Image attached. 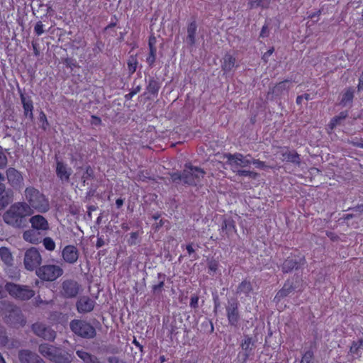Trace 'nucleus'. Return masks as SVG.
<instances>
[{"mask_svg": "<svg viewBox=\"0 0 363 363\" xmlns=\"http://www.w3.org/2000/svg\"><path fill=\"white\" fill-rule=\"evenodd\" d=\"M33 214L30 206L24 201L13 203L3 215L4 221L13 228H21L26 226L27 218Z\"/></svg>", "mask_w": 363, "mask_h": 363, "instance_id": "obj_1", "label": "nucleus"}, {"mask_svg": "<svg viewBox=\"0 0 363 363\" xmlns=\"http://www.w3.org/2000/svg\"><path fill=\"white\" fill-rule=\"evenodd\" d=\"M23 196L25 202L30 206V211L34 213L36 211L39 213H45L50 209V203L48 199L39 190L33 187H26Z\"/></svg>", "mask_w": 363, "mask_h": 363, "instance_id": "obj_2", "label": "nucleus"}, {"mask_svg": "<svg viewBox=\"0 0 363 363\" xmlns=\"http://www.w3.org/2000/svg\"><path fill=\"white\" fill-rule=\"evenodd\" d=\"M0 315L6 323L14 327L23 326L26 322L21 310L8 301L0 302Z\"/></svg>", "mask_w": 363, "mask_h": 363, "instance_id": "obj_3", "label": "nucleus"}, {"mask_svg": "<svg viewBox=\"0 0 363 363\" xmlns=\"http://www.w3.org/2000/svg\"><path fill=\"white\" fill-rule=\"evenodd\" d=\"M40 353L55 363H69L71 355L62 352L60 349L48 344H41L39 346Z\"/></svg>", "mask_w": 363, "mask_h": 363, "instance_id": "obj_4", "label": "nucleus"}, {"mask_svg": "<svg viewBox=\"0 0 363 363\" xmlns=\"http://www.w3.org/2000/svg\"><path fill=\"white\" fill-rule=\"evenodd\" d=\"M40 353L55 363H69L71 355L62 352L60 349L48 344H41L39 346Z\"/></svg>", "mask_w": 363, "mask_h": 363, "instance_id": "obj_5", "label": "nucleus"}, {"mask_svg": "<svg viewBox=\"0 0 363 363\" xmlns=\"http://www.w3.org/2000/svg\"><path fill=\"white\" fill-rule=\"evenodd\" d=\"M205 172L201 169L186 164L182 175L174 174L172 175L173 180L177 179L183 181L189 185H196L203 177Z\"/></svg>", "mask_w": 363, "mask_h": 363, "instance_id": "obj_6", "label": "nucleus"}, {"mask_svg": "<svg viewBox=\"0 0 363 363\" xmlns=\"http://www.w3.org/2000/svg\"><path fill=\"white\" fill-rule=\"evenodd\" d=\"M5 290L11 296L19 300H28L35 295L34 291L29 286L14 283H6Z\"/></svg>", "mask_w": 363, "mask_h": 363, "instance_id": "obj_7", "label": "nucleus"}, {"mask_svg": "<svg viewBox=\"0 0 363 363\" xmlns=\"http://www.w3.org/2000/svg\"><path fill=\"white\" fill-rule=\"evenodd\" d=\"M35 273L42 280L53 281L62 275L63 270L58 265L45 264L38 267Z\"/></svg>", "mask_w": 363, "mask_h": 363, "instance_id": "obj_8", "label": "nucleus"}, {"mask_svg": "<svg viewBox=\"0 0 363 363\" xmlns=\"http://www.w3.org/2000/svg\"><path fill=\"white\" fill-rule=\"evenodd\" d=\"M41 263L42 256L37 248L33 247L25 252L23 264L27 270H37Z\"/></svg>", "mask_w": 363, "mask_h": 363, "instance_id": "obj_9", "label": "nucleus"}, {"mask_svg": "<svg viewBox=\"0 0 363 363\" xmlns=\"http://www.w3.org/2000/svg\"><path fill=\"white\" fill-rule=\"evenodd\" d=\"M70 328L76 335L82 337L92 338L96 335L94 328L83 320H72L70 323Z\"/></svg>", "mask_w": 363, "mask_h": 363, "instance_id": "obj_10", "label": "nucleus"}, {"mask_svg": "<svg viewBox=\"0 0 363 363\" xmlns=\"http://www.w3.org/2000/svg\"><path fill=\"white\" fill-rule=\"evenodd\" d=\"M226 158L228 159V164L233 172H237L240 167H247L251 163V160L247 156L245 157L240 153L228 154L226 155Z\"/></svg>", "mask_w": 363, "mask_h": 363, "instance_id": "obj_11", "label": "nucleus"}, {"mask_svg": "<svg viewBox=\"0 0 363 363\" xmlns=\"http://www.w3.org/2000/svg\"><path fill=\"white\" fill-rule=\"evenodd\" d=\"M34 333L48 340H53L55 338V332L42 323H35L32 326Z\"/></svg>", "mask_w": 363, "mask_h": 363, "instance_id": "obj_12", "label": "nucleus"}, {"mask_svg": "<svg viewBox=\"0 0 363 363\" xmlns=\"http://www.w3.org/2000/svg\"><path fill=\"white\" fill-rule=\"evenodd\" d=\"M6 177L9 184L14 188L20 187L23 181L21 173L12 167L6 170Z\"/></svg>", "mask_w": 363, "mask_h": 363, "instance_id": "obj_13", "label": "nucleus"}, {"mask_svg": "<svg viewBox=\"0 0 363 363\" xmlns=\"http://www.w3.org/2000/svg\"><path fill=\"white\" fill-rule=\"evenodd\" d=\"M79 291V286L77 281L66 280L62 284V294L67 298L76 296Z\"/></svg>", "mask_w": 363, "mask_h": 363, "instance_id": "obj_14", "label": "nucleus"}, {"mask_svg": "<svg viewBox=\"0 0 363 363\" xmlns=\"http://www.w3.org/2000/svg\"><path fill=\"white\" fill-rule=\"evenodd\" d=\"M18 359L21 363H45L38 355L28 350L19 351Z\"/></svg>", "mask_w": 363, "mask_h": 363, "instance_id": "obj_15", "label": "nucleus"}, {"mask_svg": "<svg viewBox=\"0 0 363 363\" xmlns=\"http://www.w3.org/2000/svg\"><path fill=\"white\" fill-rule=\"evenodd\" d=\"M63 259L69 264L75 263L79 257V252L76 247L73 245L66 246L62 252Z\"/></svg>", "mask_w": 363, "mask_h": 363, "instance_id": "obj_16", "label": "nucleus"}, {"mask_svg": "<svg viewBox=\"0 0 363 363\" xmlns=\"http://www.w3.org/2000/svg\"><path fill=\"white\" fill-rule=\"evenodd\" d=\"M30 223L33 229L38 230H48L49 223L48 220L41 215H35L30 218Z\"/></svg>", "mask_w": 363, "mask_h": 363, "instance_id": "obj_17", "label": "nucleus"}, {"mask_svg": "<svg viewBox=\"0 0 363 363\" xmlns=\"http://www.w3.org/2000/svg\"><path fill=\"white\" fill-rule=\"evenodd\" d=\"M226 311L230 324L235 325L239 320L237 302L235 301H229Z\"/></svg>", "mask_w": 363, "mask_h": 363, "instance_id": "obj_18", "label": "nucleus"}, {"mask_svg": "<svg viewBox=\"0 0 363 363\" xmlns=\"http://www.w3.org/2000/svg\"><path fill=\"white\" fill-rule=\"evenodd\" d=\"M72 172V169L68 167L63 162L60 161L57 162L56 174L60 180L68 182Z\"/></svg>", "mask_w": 363, "mask_h": 363, "instance_id": "obj_19", "label": "nucleus"}, {"mask_svg": "<svg viewBox=\"0 0 363 363\" xmlns=\"http://www.w3.org/2000/svg\"><path fill=\"white\" fill-rule=\"evenodd\" d=\"M77 307L79 313L90 312L94 307V301L88 297H82L77 301Z\"/></svg>", "mask_w": 363, "mask_h": 363, "instance_id": "obj_20", "label": "nucleus"}, {"mask_svg": "<svg viewBox=\"0 0 363 363\" xmlns=\"http://www.w3.org/2000/svg\"><path fill=\"white\" fill-rule=\"evenodd\" d=\"M21 100L24 110V115L26 117H28L30 119H33V105L32 100L30 99V98L25 96L23 94H21Z\"/></svg>", "mask_w": 363, "mask_h": 363, "instance_id": "obj_21", "label": "nucleus"}, {"mask_svg": "<svg viewBox=\"0 0 363 363\" xmlns=\"http://www.w3.org/2000/svg\"><path fill=\"white\" fill-rule=\"evenodd\" d=\"M235 57L232 55L227 53L223 57L221 61V67L223 71L228 72L231 71L235 66Z\"/></svg>", "mask_w": 363, "mask_h": 363, "instance_id": "obj_22", "label": "nucleus"}, {"mask_svg": "<svg viewBox=\"0 0 363 363\" xmlns=\"http://www.w3.org/2000/svg\"><path fill=\"white\" fill-rule=\"evenodd\" d=\"M281 160L283 161H287L296 164H298L300 162L299 155L293 151H289L287 149H281Z\"/></svg>", "mask_w": 363, "mask_h": 363, "instance_id": "obj_23", "label": "nucleus"}, {"mask_svg": "<svg viewBox=\"0 0 363 363\" xmlns=\"http://www.w3.org/2000/svg\"><path fill=\"white\" fill-rule=\"evenodd\" d=\"M291 283L292 282L290 281H287L286 282L283 288L279 290L275 296L274 301L279 302L281 298L287 296L294 290V286Z\"/></svg>", "mask_w": 363, "mask_h": 363, "instance_id": "obj_24", "label": "nucleus"}, {"mask_svg": "<svg viewBox=\"0 0 363 363\" xmlns=\"http://www.w3.org/2000/svg\"><path fill=\"white\" fill-rule=\"evenodd\" d=\"M77 356L84 362V363H101L99 359L94 355L84 351L77 350Z\"/></svg>", "mask_w": 363, "mask_h": 363, "instance_id": "obj_25", "label": "nucleus"}, {"mask_svg": "<svg viewBox=\"0 0 363 363\" xmlns=\"http://www.w3.org/2000/svg\"><path fill=\"white\" fill-rule=\"evenodd\" d=\"M23 238L26 241L32 244H37L40 242L39 235L35 229L26 230L23 234Z\"/></svg>", "mask_w": 363, "mask_h": 363, "instance_id": "obj_26", "label": "nucleus"}, {"mask_svg": "<svg viewBox=\"0 0 363 363\" xmlns=\"http://www.w3.org/2000/svg\"><path fill=\"white\" fill-rule=\"evenodd\" d=\"M197 30V26L195 22H191L187 28V37H186V41L187 43L192 45L195 43V37H196V33Z\"/></svg>", "mask_w": 363, "mask_h": 363, "instance_id": "obj_27", "label": "nucleus"}, {"mask_svg": "<svg viewBox=\"0 0 363 363\" xmlns=\"http://www.w3.org/2000/svg\"><path fill=\"white\" fill-rule=\"evenodd\" d=\"M350 353L355 357H360L363 352V337L357 342H353L350 350Z\"/></svg>", "mask_w": 363, "mask_h": 363, "instance_id": "obj_28", "label": "nucleus"}, {"mask_svg": "<svg viewBox=\"0 0 363 363\" xmlns=\"http://www.w3.org/2000/svg\"><path fill=\"white\" fill-rule=\"evenodd\" d=\"M1 259L7 265H11L13 262V256L9 248L1 247L0 248Z\"/></svg>", "mask_w": 363, "mask_h": 363, "instance_id": "obj_29", "label": "nucleus"}, {"mask_svg": "<svg viewBox=\"0 0 363 363\" xmlns=\"http://www.w3.org/2000/svg\"><path fill=\"white\" fill-rule=\"evenodd\" d=\"M298 267V263L294 258L289 257L284 261L282 265V270L284 272H289L293 269H297Z\"/></svg>", "mask_w": 363, "mask_h": 363, "instance_id": "obj_30", "label": "nucleus"}, {"mask_svg": "<svg viewBox=\"0 0 363 363\" xmlns=\"http://www.w3.org/2000/svg\"><path fill=\"white\" fill-rule=\"evenodd\" d=\"M225 231V235L227 236L233 231H235V226L233 220H225L221 226V233H223Z\"/></svg>", "mask_w": 363, "mask_h": 363, "instance_id": "obj_31", "label": "nucleus"}, {"mask_svg": "<svg viewBox=\"0 0 363 363\" xmlns=\"http://www.w3.org/2000/svg\"><path fill=\"white\" fill-rule=\"evenodd\" d=\"M271 0H249L250 9L257 7L267 8L270 4Z\"/></svg>", "mask_w": 363, "mask_h": 363, "instance_id": "obj_32", "label": "nucleus"}, {"mask_svg": "<svg viewBox=\"0 0 363 363\" xmlns=\"http://www.w3.org/2000/svg\"><path fill=\"white\" fill-rule=\"evenodd\" d=\"M290 84L288 80L281 82L274 86L273 92L277 94H281L282 91H286L289 89Z\"/></svg>", "mask_w": 363, "mask_h": 363, "instance_id": "obj_33", "label": "nucleus"}, {"mask_svg": "<svg viewBox=\"0 0 363 363\" xmlns=\"http://www.w3.org/2000/svg\"><path fill=\"white\" fill-rule=\"evenodd\" d=\"M354 97V90L352 88L347 89L342 94L341 104L346 105L350 103Z\"/></svg>", "mask_w": 363, "mask_h": 363, "instance_id": "obj_34", "label": "nucleus"}, {"mask_svg": "<svg viewBox=\"0 0 363 363\" xmlns=\"http://www.w3.org/2000/svg\"><path fill=\"white\" fill-rule=\"evenodd\" d=\"M252 290L251 284L249 281H244L238 286V292L248 294Z\"/></svg>", "mask_w": 363, "mask_h": 363, "instance_id": "obj_35", "label": "nucleus"}, {"mask_svg": "<svg viewBox=\"0 0 363 363\" xmlns=\"http://www.w3.org/2000/svg\"><path fill=\"white\" fill-rule=\"evenodd\" d=\"M43 244L45 248L48 251H53L55 249V242L50 237L45 238L43 240Z\"/></svg>", "mask_w": 363, "mask_h": 363, "instance_id": "obj_36", "label": "nucleus"}, {"mask_svg": "<svg viewBox=\"0 0 363 363\" xmlns=\"http://www.w3.org/2000/svg\"><path fill=\"white\" fill-rule=\"evenodd\" d=\"M138 62L137 60L134 57H130L128 62V67L129 72L130 73H133L135 72L137 68Z\"/></svg>", "mask_w": 363, "mask_h": 363, "instance_id": "obj_37", "label": "nucleus"}, {"mask_svg": "<svg viewBox=\"0 0 363 363\" xmlns=\"http://www.w3.org/2000/svg\"><path fill=\"white\" fill-rule=\"evenodd\" d=\"M313 352L311 351H307L303 355L301 360V363H313Z\"/></svg>", "mask_w": 363, "mask_h": 363, "instance_id": "obj_38", "label": "nucleus"}, {"mask_svg": "<svg viewBox=\"0 0 363 363\" xmlns=\"http://www.w3.org/2000/svg\"><path fill=\"white\" fill-rule=\"evenodd\" d=\"M252 345V340L251 337H245L241 344L242 349L248 351L251 350V345Z\"/></svg>", "mask_w": 363, "mask_h": 363, "instance_id": "obj_39", "label": "nucleus"}, {"mask_svg": "<svg viewBox=\"0 0 363 363\" xmlns=\"http://www.w3.org/2000/svg\"><path fill=\"white\" fill-rule=\"evenodd\" d=\"M155 58H156V50H150V55L147 57V60H146L147 62L149 64L150 66L153 65V64L155 63Z\"/></svg>", "mask_w": 363, "mask_h": 363, "instance_id": "obj_40", "label": "nucleus"}, {"mask_svg": "<svg viewBox=\"0 0 363 363\" xmlns=\"http://www.w3.org/2000/svg\"><path fill=\"white\" fill-rule=\"evenodd\" d=\"M345 116H345V114L341 113V114H340V116L333 118L331 120V121H330V124H329V125H330V128H331V129H333V128L337 125V124L339 123V121H340L341 119L345 118Z\"/></svg>", "mask_w": 363, "mask_h": 363, "instance_id": "obj_41", "label": "nucleus"}, {"mask_svg": "<svg viewBox=\"0 0 363 363\" xmlns=\"http://www.w3.org/2000/svg\"><path fill=\"white\" fill-rule=\"evenodd\" d=\"M39 119L42 123V125H41L42 128L43 130H46L48 128L49 124H48V121L47 120V117L43 112H41L40 113Z\"/></svg>", "mask_w": 363, "mask_h": 363, "instance_id": "obj_42", "label": "nucleus"}, {"mask_svg": "<svg viewBox=\"0 0 363 363\" xmlns=\"http://www.w3.org/2000/svg\"><path fill=\"white\" fill-rule=\"evenodd\" d=\"M43 27H44V25L42 23V22L38 21V22L35 24V27H34L35 33L38 35H42V34L44 33Z\"/></svg>", "mask_w": 363, "mask_h": 363, "instance_id": "obj_43", "label": "nucleus"}, {"mask_svg": "<svg viewBox=\"0 0 363 363\" xmlns=\"http://www.w3.org/2000/svg\"><path fill=\"white\" fill-rule=\"evenodd\" d=\"M7 164V157L6 155L0 150V169L4 168Z\"/></svg>", "mask_w": 363, "mask_h": 363, "instance_id": "obj_44", "label": "nucleus"}, {"mask_svg": "<svg viewBox=\"0 0 363 363\" xmlns=\"http://www.w3.org/2000/svg\"><path fill=\"white\" fill-rule=\"evenodd\" d=\"M8 342L6 333L3 329H0V345H5Z\"/></svg>", "mask_w": 363, "mask_h": 363, "instance_id": "obj_45", "label": "nucleus"}, {"mask_svg": "<svg viewBox=\"0 0 363 363\" xmlns=\"http://www.w3.org/2000/svg\"><path fill=\"white\" fill-rule=\"evenodd\" d=\"M198 303H199V297L197 296H192L191 298L190 306L194 308H197Z\"/></svg>", "mask_w": 363, "mask_h": 363, "instance_id": "obj_46", "label": "nucleus"}, {"mask_svg": "<svg viewBox=\"0 0 363 363\" xmlns=\"http://www.w3.org/2000/svg\"><path fill=\"white\" fill-rule=\"evenodd\" d=\"M235 172L238 173V174H239L240 176H249V177H250L253 174V172H252L250 171L240 170V169H238V171H237Z\"/></svg>", "mask_w": 363, "mask_h": 363, "instance_id": "obj_47", "label": "nucleus"}, {"mask_svg": "<svg viewBox=\"0 0 363 363\" xmlns=\"http://www.w3.org/2000/svg\"><path fill=\"white\" fill-rule=\"evenodd\" d=\"M163 286H164V282L160 281L158 284L154 285L152 287V289H153L154 292H157L158 291H160L161 289L163 287Z\"/></svg>", "mask_w": 363, "mask_h": 363, "instance_id": "obj_48", "label": "nucleus"}, {"mask_svg": "<svg viewBox=\"0 0 363 363\" xmlns=\"http://www.w3.org/2000/svg\"><path fill=\"white\" fill-rule=\"evenodd\" d=\"M358 90H363V72H362L360 77L359 79V84L357 86Z\"/></svg>", "mask_w": 363, "mask_h": 363, "instance_id": "obj_49", "label": "nucleus"}, {"mask_svg": "<svg viewBox=\"0 0 363 363\" xmlns=\"http://www.w3.org/2000/svg\"><path fill=\"white\" fill-rule=\"evenodd\" d=\"M155 38H150V40H149L150 50H156V48L155 47Z\"/></svg>", "mask_w": 363, "mask_h": 363, "instance_id": "obj_50", "label": "nucleus"}, {"mask_svg": "<svg viewBox=\"0 0 363 363\" xmlns=\"http://www.w3.org/2000/svg\"><path fill=\"white\" fill-rule=\"evenodd\" d=\"M252 162L258 168H262L264 167V164L263 162L254 160Z\"/></svg>", "mask_w": 363, "mask_h": 363, "instance_id": "obj_51", "label": "nucleus"}, {"mask_svg": "<svg viewBox=\"0 0 363 363\" xmlns=\"http://www.w3.org/2000/svg\"><path fill=\"white\" fill-rule=\"evenodd\" d=\"M268 35L267 26H264L260 32V36L264 38Z\"/></svg>", "mask_w": 363, "mask_h": 363, "instance_id": "obj_52", "label": "nucleus"}, {"mask_svg": "<svg viewBox=\"0 0 363 363\" xmlns=\"http://www.w3.org/2000/svg\"><path fill=\"white\" fill-rule=\"evenodd\" d=\"M5 286L4 287L3 285L1 284H0V298H3L6 296V293H5Z\"/></svg>", "mask_w": 363, "mask_h": 363, "instance_id": "obj_53", "label": "nucleus"}, {"mask_svg": "<svg viewBox=\"0 0 363 363\" xmlns=\"http://www.w3.org/2000/svg\"><path fill=\"white\" fill-rule=\"evenodd\" d=\"M107 360L109 363H118V358L116 357H109Z\"/></svg>", "mask_w": 363, "mask_h": 363, "instance_id": "obj_54", "label": "nucleus"}, {"mask_svg": "<svg viewBox=\"0 0 363 363\" xmlns=\"http://www.w3.org/2000/svg\"><path fill=\"white\" fill-rule=\"evenodd\" d=\"M116 204L118 208H121L123 204V200L121 199H118L116 201Z\"/></svg>", "mask_w": 363, "mask_h": 363, "instance_id": "obj_55", "label": "nucleus"}, {"mask_svg": "<svg viewBox=\"0 0 363 363\" xmlns=\"http://www.w3.org/2000/svg\"><path fill=\"white\" fill-rule=\"evenodd\" d=\"M104 240L102 238H98L97 240V242H96V247H101L104 245Z\"/></svg>", "mask_w": 363, "mask_h": 363, "instance_id": "obj_56", "label": "nucleus"}, {"mask_svg": "<svg viewBox=\"0 0 363 363\" xmlns=\"http://www.w3.org/2000/svg\"><path fill=\"white\" fill-rule=\"evenodd\" d=\"M186 250H187V252H188V253H189V255H191V253H193V252H194V250L193 249V247H192V245H188L186 246Z\"/></svg>", "mask_w": 363, "mask_h": 363, "instance_id": "obj_57", "label": "nucleus"}, {"mask_svg": "<svg viewBox=\"0 0 363 363\" xmlns=\"http://www.w3.org/2000/svg\"><path fill=\"white\" fill-rule=\"evenodd\" d=\"M303 99V96H298L297 98H296V103L298 104H301V102H302V100Z\"/></svg>", "mask_w": 363, "mask_h": 363, "instance_id": "obj_58", "label": "nucleus"}, {"mask_svg": "<svg viewBox=\"0 0 363 363\" xmlns=\"http://www.w3.org/2000/svg\"><path fill=\"white\" fill-rule=\"evenodd\" d=\"M209 269L211 270V271H213V272L216 271V264H210Z\"/></svg>", "mask_w": 363, "mask_h": 363, "instance_id": "obj_59", "label": "nucleus"}, {"mask_svg": "<svg viewBox=\"0 0 363 363\" xmlns=\"http://www.w3.org/2000/svg\"><path fill=\"white\" fill-rule=\"evenodd\" d=\"M5 190V186L3 184H0V194H1Z\"/></svg>", "mask_w": 363, "mask_h": 363, "instance_id": "obj_60", "label": "nucleus"}, {"mask_svg": "<svg viewBox=\"0 0 363 363\" xmlns=\"http://www.w3.org/2000/svg\"><path fill=\"white\" fill-rule=\"evenodd\" d=\"M274 52V49L272 48V49H269L265 54H264V56L266 55H271Z\"/></svg>", "mask_w": 363, "mask_h": 363, "instance_id": "obj_61", "label": "nucleus"}, {"mask_svg": "<svg viewBox=\"0 0 363 363\" xmlns=\"http://www.w3.org/2000/svg\"><path fill=\"white\" fill-rule=\"evenodd\" d=\"M135 346H137L139 348H141L142 346L140 345V343L135 339L133 342Z\"/></svg>", "mask_w": 363, "mask_h": 363, "instance_id": "obj_62", "label": "nucleus"}, {"mask_svg": "<svg viewBox=\"0 0 363 363\" xmlns=\"http://www.w3.org/2000/svg\"><path fill=\"white\" fill-rule=\"evenodd\" d=\"M302 96H303V99H306V101H308L311 99L310 95L308 94H305L304 95H302Z\"/></svg>", "mask_w": 363, "mask_h": 363, "instance_id": "obj_63", "label": "nucleus"}, {"mask_svg": "<svg viewBox=\"0 0 363 363\" xmlns=\"http://www.w3.org/2000/svg\"><path fill=\"white\" fill-rule=\"evenodd\" d=\"M93 119L95 120V122L99 123L101 122V119L96 116H92Z\"/></svg>", "mask_w": 363, "mask_h": 363, "instance_id": "obj_64", "label": "nucleus"}]
</instances>
